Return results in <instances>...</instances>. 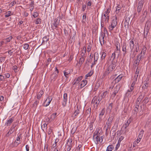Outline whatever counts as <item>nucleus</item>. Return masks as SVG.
Here are the masks:
<instances>
[{
	"label": "nucleus",
	"mask_w": 151,
	"mask_h": 151,
	"mask_svg": "<svg viewBox=\"0 0 151 151\" xmlns=\"http://www.w3.org/2000/svg\"><path fill=\"white\" fill-rule=\"evenodd\" d=\"M116 65V62L113 61L112 63H108L107 64L106 69L103 73V78L111 74L113 70L115 69Z\"/></svg>",
	"instance_id": "f257e3e1"
},
{
	"label": "nucleus",
	"mask_w": 151,
	"mask_h": 151,
	"mask_svg": "<svg viewBox=\"0 0 151 151\" xmlns=\"http://www.w3.org/2000/svg\"><path fill=\"white\" fill-rule=\"evenodd\" d=\"M146 50L147 48L145 46V45L143 46L140 53L137 55V59L135 61V63L136 65H138L140 60L144 58Z\"/></svg>",
	"instance_id": "f03ea898"
},
{
	"label": "nucleus",
	"mask_w": 151,
	"mask_h": 151,
	"mask_svg": "<svg viewBox=\"0 0 151 151\" xmlns=\"http://www.w3.org/2000/svg\"><path fill=\"white\" fill-rule=\"evenodd\" d=\"M60 19L58 17L54 19L51 24V27L53 29H56L59 25Z\"/></svg>",
	"instance_id": "7ed1b4c3"
},
{
	"label": "nucleus",
	"mask_w": 151,
	"mask_h": 151,
	"mask_svg": "<svg viewBox=\"0 0 151 151\" xmlns=\"http://www.w3.org/2000/svg\"><path fill=\"white\" fill-rule=\"evenodd\" d=\"M129 47L127 48V51H129L132 52V51L134 48V39H131L129 40Z\"/></svg>",
	"instance_id": "20e7f679"
},
{
	"label": "nucleus",
	"mask_w": 151,
	"mask_h": 151,
	"mask_svg": "<svg viewBox=\"0 0 151 151\" xmlns=\"http://www.w3.org/2000/svg\"><path fill=\"white\" fill-rule=\"evenodd\" d=\"M102 97L99 96H94L92 101V103L94 104L97 106L101 101Z\"/></svg>",
	"instance_id": "39448f33"
},
{
	"label": "nucleus",
	"mask_w": 151,
	"mask_h": 151,
	"mask_svg": "<svg viewBox=\"0 0 151 151\" xmlns=\"http://www.w3.org/2000/svg\"><path fill=\"white\" fill-rule=\"evenodd\" d=\"M138 5L137 8V11L139 13L141 11L142 6L144 3V0H138Z\"/></svg>",
	"instance_id": "423d86ee"
},
{
	"label": "nucleus",
	"mask_w": 151,
	"mask_h": 151,
	"mask_svg": "<svg viewBox=\"0 0 151 151\" xmlns=\"http://www.w3.org/2000/svg\"><path fill=\"white\" fill-rule=\"evenodd\" d=\"M120 85L119 84H118L114 87V91L112 94V96L114 97L116 94L118 92L120 88Z\"/></svg>",
	"instance_id": "0eeeda50"
},
{
	"label": "nucleus",
	"mask_w": 151,
	"mask_h": 151,
	"mask_svg": "<svg viewBox=\"0 0 151 151\" xmlns=\"http://www.w3.org/2000/svg\"><path fill=\"white\" fill-rule=\"evenodd\" d=\"M98 132H97V133L96 134H95V138L94 139V141H96V144H98L99 143V142L100 143L102 142L103 140V137L102 136H101L100 137H99V134L98 133Z\"/></svg>",
	"instance_id": "6e6552de"
},
{
	"label": "nucleus",
	"mask_w": 151,
	"mask_h": 151,
	"mask_svg": "<svg viewBox=\"0 0 151 151\" xmlns=\"http://www.w3.org/2000/svg\"><path fill=\"white\" fill-rule=\"evenodd\" d=\"M113 117L110 116L106 123V124L107 126V128H109L110 127L111 124L113 121Z\"/></svg>",
	"instance_id": "1a4fd4ad"
},
{
	"label": "nucleus",
	"mask_w": 151,
	"mask_h": 151,
	"mask_svg": "<svg viewBox=\"0 0 151 151\" xmlns=\"http://www.w3.org/2000/svg\"><path fill=\"white\" fill-rule=\"evenodd\" d=\"M122 51L124 52L123 55H125L126 54L127 52H129L127 51V45L126 42H123L122 46Z\"/></svg>",
	"instance_id": "9d476101"
},
{
	"label": "nucleus",
	"mask_w": 151,
	"mask_h": 151,
	"mask_svg": "<svg viewBox=\"0 0 151 151\" xmlns=\"http://www.w3.org/2000/svg\"><path fill=\"white\" fill-rule=\"evenodd\" d=\"M52 100V97L51 96H49L46 99L45 103H46V104L45 105V107H47L48 106L50 103L51 101Z\"/></svg>",
	"instance_id": "9b49d317"
},
{
	"label": "nucleus",
	"mask_w": 151,
	"mask_h": 151,
	"mask_svg": "<svg viewBox=\"0 0 151 151\" xmlns=\"http://www.w3.org/2000/svg\"><path fill=\"white\" fill-rule=\"evenodd\" d=\"M86 52V48L85 47H83V49L80 51L81 57L85 58V54Z\"/></svg>",
	"instance_id": "f8f14e48"
},
{
	"label": "nucleus",
	"mask_w": 151,
	"mask_h": 151,
	"mask_svg": "<svg viewBox=\"0 0 151 151\" xmlns=\"http://www.w3.org/2000/svg\"><path fill=\"white\" fill-rule=\"evenodd\" d=\"M132 120L131 118H130L127 120V122L123 125V127H124L125 129H126L127 127L129 124L131 123Z\"/></svg>",
	"instance_id": "ddd939ff"
},
{
	"label": "nucleus",
	"mask_w": 151,
	"mask_h": 151,
	"mask_svg": "<svg viewBox=\"0 0 151 151\" xmlns=\"http://www.w3.org/2000/svg\"><path fill=\"white\" fill-rule=\"evenodd\" d=\"M101 62L102 64L105 61V58L106 57V53L104 52H102L101 53Z\"/></svg>",
	"instance_id": "4468645a"
},
{
	"label": "nucleus",
	"mask_w": 151,
	"mask_h": 151,
	"mask_svg": "<svg viewBox=\"0 0 151 151\" xmlns=\"http://www.w3.org/2000/svg\"><path fill=\"white\" fill-rule=\"evenodd\" d=\"M123 77V76L122 74L119 75L114 80L115 83H117L119 82L121 80Z\"/></svg>",
	"instance_id": "2eb2a0df"
},
{
	"label": "nucleus",
	"mask_w": 151,
	"mask_h": 151,
	"mask_svg": "<svg viewBox=\"0 0 151 151\" xmlns=\"http://www.w3.org/2000/svg\"><path fill=\"white\" fill-rule=\"evenodd\" d=\"M140 69V68L139 67H137L136 69L135 73V75L134 77L135 78V80H136V79H137L138 77Z\"/></svg>",
	"instance_id": "dca6fc26"
},
{
	"label": "nucleus",
	"mask_w": 151,
	"mask_h": 151,
	"mask_svg": "<svg viewBox=\"0 0 151 151\" xmlns=\"http://www.w3.org/2000/svg\"><path fill=\"white\" fill-rule=\"evenodd\" d=\"M82 76H79L77 78H76L74 81V84L78 83L82 79Z\"/></svg>",
	"instance_id": "f3484780"
},
{
	"label": "nucleus",
	"mask_w": 151,
	"mask_h": 151,
	"mask_svg": "<svg viewBox=\"0 0 151 151\" xmlns=\"http://www.w3.org/2000/svg\"><path fill=\"white\" fill-rule=\"evenodd\" d=\"M143 133L144 131L142 129L140 132L137 138V139H138L140 141L142 138Z\"/></svg>",
	"instance_id": "a211bd4d"
},
{
	"label": "nucleus",
	"mask_w": 151,
	"mask_h": 151,
	"mask_svg": "<svg viewBox=\"0 0 151 151\" xmlns=\"http://www.w3.org/2000/svg\"><path fill=\"white\" fill-rule=\"evenodd\" d=\"M87 83V81L86 80L82 81L80 83V85L81 88L83 87Z\"/></svg>",
	"instance_id": "6ab92c4d"
},
{
	"label": "nucleus",
	"mask_w": 151,
	"mask_h": 151,
	"mask_svg": "<svg viewBox=\"0 0 151 151\" xmlns=\"http://www.w3.org/2000/svg\"><path fill=\"white\" fill-rule=\"evenodd\" d=\"M49 38L48 37L45 36L42 38V45H44L46 44L47 41H48Z\"/></svg>",
	"instance_id": "aec40b11"
},
{
	"label": "nucleus",
	"mask_w": 151,
	"mask_h": 151,
	"mask_svg": "<svg viewBox=\"0 0 151 151\" xmlns=\"http://www.w3.org/2000/svg\"><path fill=\"white\" fill-rule=\"evenodd\" d=\"M66 93H65L63 95V99L62 102V105L63 107L66 105Z\"/></svg>",
	"instance_id": "412c9836"
},
{
	"label": "nucleus",
	"mask_w": 151,
	"mask_h": 151,
	"mask_svg": "<svg viewBox=\"0 0 151 151\" xmlns=\"http://www.w3.org/2000/svg\"><path fill=\"white\" fill-rule=\"evenodd\" d=\"M14 120V118L12 117L10 118L9 120L7 121V122H6L5 125L7 126L10 125L11 123L13 122Z\"/></svg>",
	"instance_id": "4be33fe9"
},
{
	"label": "nucleus",
	"mask_w": 151,
	"mask_h": 151,
	"mask_svg": "<svg viewBox=\"0 0 151 151\" xmlns=\"http://www.w3.org/2000/svg\"><path fill=\"white\" fill-rule=\"evenodd\" d=\"M21 134H19L17 137L16 141L14 142V143H16L17 145L21 143L20 138H21Z\"/></svg>",
	"instance_id": "5701e85b"
},
{
	"label": "nucleus",
	"mask_w": 151,
	"mask_h": 151,
	"mask_svg": "<svg viewBox=\"0 0 151 151\" xmlns=\"http://www.w3.org/2000/svg\"><path fill=\"white\" fill-rule=\"evenodd\" d=\"M149 28L148 26H147L146 27L145 29V30L144 32V37L146 38L147 35L148 34L149 31Z\"/></svg>",
	"instance_id": "b1692460"
},
{
	"label": "nucleus",
	"mask_w": 151,
	"mask_h": 151,
	"mask_svg": "<svg viewBox=\"0 0 151 151\" xmlns=\"http://www.w3.org/2000/svg\"><path fill=\"white\" fill-rule=\"evenodd\" d=\"M117 24V17H115L113 18L111 22V24L116 26Z\"/></svg>",
	"instance_id": "393cba45"
},
{
	"label": "nucleus",
	"mask_w": 151,
	"mask_h": 151,
	"mask_svg": "<svg viewBox=\"0 0 151 151\" xmlns=\"http://www.w3.org/2000/svg\"><path fill=\"white\" fill-rule=\"evenodd\" d=\"M105 112V109H103L101 112L100 113L99 117L100 119H101L102 117V116L104 115V114Z\"/></svg>",
	"instance_id": "a878e982"
},
{
	"label": "nucleus",
	"mask_w": 151,
	"mask_h": 151,
	"mask_svg": "<svg viewBox=\"0 0 151 151\" xmlns=\"http://www.w3.org/2000/svg\"><path fill=\"white\" fill-rule=\"evenodd\" d=\"M144 97V96L143 95H140L137 99L136 102L140 104V102Z\"/></svg>",
	"instance_id": "bb28decb"
},
{
	"label": "nucleus",
	"mask_w": 151,
	"mask_h": 151,
	"mask_svg": "<svg viewBox=\"0 0 151 151\" xmlns=\"http://www.w3.org/2000/svg\"><path fill=\"white\" fill-rule=\"evenodd\" d=\"M130 21V18L129 17H127L124 21V26H128Z\"/></svg>",
	"instance_id": "cd10ccee"
},
{
	"label": "nucleus",
	"mask_w": 151,
	"mask_h": 151,
	"mask_svg": "<svg viewBox=\"0 0 151 151\" xmlns=\"http://www.w3.org/2000/svg\"><path fill=\"white\" fill-rule=\"evenodd\" d=\"M114 148V146L113 145H110L107 147L106 151H112Z\"/></svg>",
	"instance_id": "c85d7f7f"
},
{
	"label": "nucleus",
	"mask_w": 151,
	"mask_h": 151,
	"mask_svg": "<svg viewBox=\"0 0 151 151\" xmlns=\"http://www.w3.org/2000/svg\"><path fill=\"white\" fill-rule=\"evenodd\" d=\"M115 58V52H114L113 53H112V54L111 55V59H110V60H111V63H112L113 61L114 62H116V61H115L114 60V59Z\"/></svg>",
	"instance_id": "c756f323"
},
{
	"label": "nucleus",
	"mask_w": 151,
	"mask_h": 151,
	"mask_svg": "<svg viewBox=\"0 0 151 151\" xmlns=\"http://www.w3.org/2000/svg\"><path fill=\"white\" fill-rule=\"evenodd\" d=\"M43 93L44 92L42 90H40V91L37 94V99H40Z\"/></svg>",
	"instance_id": "7c9ffc66"
},
{
	"label": "nucleus",
	"mask_w": 151,
	"mask_h": 151,
	"mask_svg": "<svg viewBox=\"0 0 151 151\" xmlns=\"http://www.w3.org/2000/svg\"><path fill=\"white\" fill-rule=\"evenodd\" d=\"M94 121L95 120L93 119L91 120L89 123V129L91 131L93 129V124Z\"/></svg>",
	"instance_id": "2f4dec72"
},
{
	"label": "nucleus",
	"mask_w": 151,
	"mask_h": 151,
	"mask_svg": "<svg viewBox=\"0 0 151 151\" xmlns=\"http://www.w3.org/2000/svg\"><path fill=\"white\" fill-rule=\"evenodd\" d=\"M34 1H32L29 5L31 7V8L30 9V10L31 12H32L34 8Z\"/></svg>",
	"instance_id": "473e14b6"
},
{
	"label": "nucleus",
	"mask_w": 151,
	"mask_h": 151,
	"mask_svg": "<svg viewBox=\"0 0 151 151\" xmlns=\"http://www.w3.org/2000/svg\"><path fill=\"white\" fill-rule=\"evenodd\" d=\"M12 14H13L11 11H8L6 13L5 15V17L6 18L9 17L11 16V15H12Z\"/></svg>",
	"instance_id": "72a5a7b5"
},
{
	"label": "nucleus",
	"mask_w": 151,
	"mask_h": 151,
	"mask_svg": "<svg viewBox=\"0 0 151 151\" xmlns=\"http://www.w3.org/2000/svg\"><path fill=\"white\" fill-rule=\"evenodd\" d=\"M57 113H53L51 115L50 119L52 120L54 119L57 116Z\"/></svg>",
	"instance_id": "f704fd0d"
},
{
	"label": "nucleus",
	"mask_w": 151,
	"mask_h": 151,
	"mask_svg": "<svg viewBox=\"0 0 151 151\" xmlns=\"http://www.w3.org/2000/svg\"><path fill=\"white\" fill-rule=\"evenodd\" d=\"M12 39V36H10L9 37L5 38L4 39V40H6V43L9 42Z\"/></svg>",
	"instance_id": "c9c22d12"
},
{
	"label": "nucleus",
	"mask_w": 151,
	"mask_h": 151,
	"mask_svg": "<svg viewBox=\"0 0 151 151\" xmlns=\"http://www.w3.org/2000/svg\"><path fill=\"white\" fill-rule=\"evenodd\" d=\"M132 93H130L129 92H127L126 93V96L127 97L128 99L131 98V96L132 95Z\"/></svg>",
	"instance_id": "e433bc0d"
},
{
	"label": "nucleus",
	"mask_w": 151,
	"mask_h": 151,
	"mask_svg": "<svg viewBox=\"0 0 151 151\" xmlns=\"http://www.w3.org/2000/svg\"><path fill=\"white\" fill-rule=\"evenodd\" d=\"M108 93V91H105L104 92L101 93V96H100V97H104Z\"/></svg>",
	"instance_id": "4c0bfd02"
},
{
	"label": "nucleus",
	"mask_w": 151,
	"mask_h": 151,
	"mask_svg": "<svg viewBox=\"0 0 151 151\" xmlns=\"http://www.w3.org/2000/svg\"><path fill=\"white\" fill-rule=\"evenodd\" d=\"M14 131V130L13 129H12L11 128L9 129V130L6 134V136L8 137L9 136L10 134H12Z\"/></svg>",
	"instance_id": "58836bf2"
},
{
	"label": "nucleus",
	"mask_w": 151,
	"mask_h": 151,
	"mask_svg": "<svg viewBox=\"0 0 151 151\" xmlns=\"http://www.w3.org/2000/svg\"><path fill=\"white\" fill-rule=\"evenodd\" d=\"M99 54L98 53H95L94 55V60L95 61H97L98 59Z\"/></svg>",
	"instance_id": "ea45409f"
},
{
	"label": "nucleus",
	"mask_w": 151,
	"mask_h": 151,
	"mask_svg": "<svg viewBox=\"0 0 151 151\" xmlns=\"http://www.w3.org/2000/svg\"><path fill=\"white\" fill-rule=\"evenodd\" d=\"M105 37V34L104 33H103L102 32L101 33L99 37V39H101V40H104Z\"/></svg>",
	"instance_id": "a19ab883"
},
{
	"label": "nucleus",
	"mask_w": 151,
	"mask_h": 151,
	"mask_svg": "<svg viewBox=\"0 0 151 151\" xmlns=\"http://www.w3.org/2000/svg\"><path fill=\"white\" fill-rule=\"evenodd\" d=\"M121 9V6L119 5H118L116 7V9L115 11V12L116 13H118L120 12Z\"/></svg>",
	"instance_id": "79ce46f5"
},
{
	"label": "nucleus",
	"mask_w": 151,
	"mask_h": 151,
	"mask_svg": "<svg viewBox=\"0 0 151 151\" xmlns=\"http://www.w3.org/2000/svg\"><path fill=\"white\" fill-rule=\"evenodd\" d=\"M85 58L81 57V58H80L79 62L80 64L81 65L83 63L84 60Z\"/></svg>",
	"instance_id": "37998d69"
},
{
	"label": "nucleus",
	"mask_w": 151,
	"mask_h": 151,
	"mask_svg": "<svg viewBox=\"0 0 151 151\" xmlns=\"http://www.w3.org/2000/svg\"><path fill=\"white\" fill-rule=\"evenodd\" d=\"M112 103H111L109 104V106H108L107 109H108L109 111L110 112L111 111V109L112 108Z\"/></svg>",
	"instance_id": "c03bdc74"
},
{
	"label": "nucleus",
	"mask_w": 151,
	"mask_h": 151,
	"mask_svg": "<svg viewBox=\"0 0 151 151\" xmlns=\"http://www.w3.org/2000/svg\"><path fill=\"white\" fill-rule=\"evenodd\" d=\"M116 26L112 24L110 25L109 27V31H111L113 30V29Z\"/></svg>",
	"instance_id": "a18cd8bd"
},
{
	"label": "nucleus",
	"mask_w": 151,
	"mask_h": 151,
	"mask_svg": "<svg viewBox=\"0 0 151 151\" xmlns=\"http://www.w3.org/2000/svg\"><path fill=\"white\" fill-rule=\"evenodd\" d=\"M32 16L35 18L38 16L39 13L37 12H34L33 13Z\"/></svg>",
	"instance_id": "49530a36"
},
{
	"label": "nucleus",
	"mask_w": 151,
	"mask_h": 151,
	"mask_svg": "<svg viewBox=\"0 0 151 151\" xmlns=\"http://www.w3.org/2000/svg\"><path fill=\"white\" fill-rule=\"evenodd\" d=\"M135 78H133V82L132 83V84H131V86L134 87V85L135 84L136 82L137 81V79H136H136L135 80Z\"/></svg>",
	"instance_id": "de8ad7c7"
},
{
	"label": "nucleus",
	"mask_w": 151,
	"mask_h": 151,
	"mask_svg": "<svg viewBox=\"0 0 151 151\" xmlns=\"http://www.w3.org/2000/svg\"><path fill=\"white\" fill-rule=\"evenodd\" d=\"M23 48L25 50H27L29 47V45L28 44L26 43L23 44Z\"/></svg>",
	"instance_id": "09e8293b"
},
{
	"label": "nucleus",
	"mask_w": 151,
	"mask_h": 151,
	"mask_svg": "<svg viewBox=\"0 0 151 151\" xmlns=\"http://www.w3.org/2000/svg\"><path fill=\"white\" fill-rule=\"evenodd\" d=\"M41 22V19L40 18H38L37 19L35 24H40Z\"/></svg>",
	"instance_id": "8fccbe9b"
},
{
	"label": "nucleus",
	"mask_w": 151,
	"mask_h": 151,
	"mask_svg": "<svg viewBox=\"0 0 151 151\" xmlns=\"http://www.w3.org/2000/svg\"><path fill=\"white\" fill-rule=\"evenodd\" d=\"M116 51H118L117 52H116L118 53V56L119 55H120V47H119V48L117 46H116Z\"/></svg>",
	"instance_id": "3c124183"
},
{
	"label": "nucleus",
	"mask_w": 151,
	"mask_h": 151,
	"mask_svg": "<svg viewBox=\"0 0 151 151\" xmlns=\"http://www.w3.org/2000/svg\"><path fill=\"white\" fill-rule=\"evenodd\" d=\"M47 124H44L42 125V128L43 130L46 129L47 128Z\"/></svg>",
	"instance_id": "603ef678"
},
{
	"label": "nucleus",
	"mask_w": 151,
	"mask_h": 151,
	"mask_svg": "<svg viewBox=\"0 0 151 151\" xmlns=\"http://www.w3.org/2000/svg\"><path fill=\"white\" fill-rule=\"evenodd\" d=\"M93 74V73L91 71H90L87 74H86V75L85 76L86 78L91 76Z\"/></svg>",
	"instance_id": "864d4df0"
},
{
	"label": "nucleus",
	"mask_w": 151,
	"mask_h": 151,
	"mask_svg": "<svg viewBox=\"0 0 151 151\" xmlns=\"http://www.w3.org/2000/svg\"><path fill=\"white\" fill-rule=\"evenodd\" d=\"M99 41L101 46H103L104 44V40H101L99 39Z\"/></svg>",
	"instance_id": "5fc2aeb1"
},
{
	"label": "nucleus",
	"mask_w": 151,
	"mask_h": 151,
	"mask_svg": "<svg viewBox=\"0 0 151 151\" xmlns=\"http://www.w3.org/2000/svg\"><path fill=\"white\" fill-rule=\"evenodd\" d=\"M91 112V108H88V109H87L86 111V113L87 114H89V116L90 115V113Z\"/></svg>",
	"instance_id": "6e6d98bb"
},
{
	"label": "nucleus",
	"mask_w": 151,
	"mask_h": 151,
	"mask_svg": "<svg viewBox=\"0 0 151 151\" xmlns=\"http://www.w3.org/2000/svg\"><path fill=\"white\" fill-rule=\"evenodd\" d=\"M149 101L148 98L147 97H145L143 100V102L145 104H147Z\"/></svg>",
	"instance_id": "4d7b16f0"
},
{
	"label": "nucleus",
	"mask_w": 151,
	"mask_h": 151,
	"mask_svg": "<svg viewBox=\"0 0 151 151\" xmlns=\"http://www.w3.org/2000/svg\"><path fill=\"white\" fill-rule=\"evenodd\" d=\"M91 45H89L87 46V51L89 52L91 50Z\"/></svg>",
	"instance_id": "13d9d810"
},
{
	"label": "nucleus",
	"mask_w": 151,
	"mask_h": 151,
	"mask_svg": "<svg viewBox=\"0 0 151 151\" xmlns=\"http://www.w3.org/2000/svg\"><path fill=\"white\" fill-rule=\"evenodd\" d=\"M110 11V8H108L107 9L106 11L105 12H104L105 13V14L108 15Z\"/></svg>",
	"instance_id": "bf43d9fd"
},
{
	"label": "nucleus",
	"mask_w": 151,
	"mask_h": 151,
	"mask_svg": "<svg viewBox=\"0 0 151 151\" xmlns=\"http://www.w3.org/2000/svg\"><path fill=\"white\" fill-rule=\"evenodd\" d=\"M79 113V110L78 109H77L76 110L74 113V114L75 115V116H76V115H77Z\"/></svg>",
	"instance_id": "052dcab7"
},
{
	"label": "nucleus",
	"mask_w": 151,
	"mask_h": 151,
	"mask_svg": "<svg viewBox=\"0 0 151 151\" xmlns=\"http://www.w3.org/2000/svg\"><path fill=\"white\" fill-rule=\"evenodd\" d=\"M99 84H96V85L95 86L94 90L95 91H96L99 88Z\"/></svg>",
	"instance_id": "680f3d73"
},
{
	"label": "nucleus",
	"mask_w": 151,
	"mask_h": 151,
	"mask_svg": "<svg viewBox=\"0 0 151 151\" xmlns=\"http://www.w3.org/2000/svg\"><path fill=\"white\" fill-rule=\"evenodd\" d=\"M104 19V18L105 21L106 22H108L109 19V16H107V17H106L103 18Z\"/></svg>",
	"instance_id": "e2e57ef3"
},
{
	"label": "nucleus",
	"mask_w": 151,
	"mask_h": 151,
	"mask_svg": "<svg viewBox=\"0 0 151 151\" xmlns=\"http://www.w3.org/2000/svg\"><path fill=\"white\" fill-rule=\"evenodd\" d=\"M39 101H38L37 100H36L34 102V104H33V105H34V106H35V107H37L39 103Z\"/></svg>",
	"instance_id": "0e129e2a"
},
{
	"label": "nucleus",
	"mask_w": 151,
	"mask_h": 151,
	"mask_svg": "<svg viewBox=\"0 0 151 151\" xmlns=\"http://www.w3.org/2000/svg\"><path fill=\"white\" fill-rule=\"evenodd\" d=\"M52 132V129L51 128H50L48 131V134H50Z\"/></svg>",
	"instance_id": "69168bd1"
},
{
	"label": "nucleus",
	"mask_w": 151,
	"mask_h": 151,
	"mask_svg": "<svg viewBox=\"0 0 151 151\" xmlns=\"http://www.w3.org/2000/svg\"><path fill=\"white\" fill-rule=\"evenodd\" d=\"M16 4V2L15 1H13L10 3V4L12 5V6H14Z\"/></svg>",
	"instance_id": "338daca9"
},
{
	"label": "nucleus",
	"mask_w": 151,
	"mask_h": 151,
	"mask_svg": "<svg viewBox=\"0 0 151 151\" xmlns=\"http://www.w3.org/2000/svg\"><path fill=\"white\" fill-rule=\"evenodd\" d=\"M13 69L15 72H17V66H14Z\"/></svg>",
	"instance_id": "774afa93"
}]
</instances>
